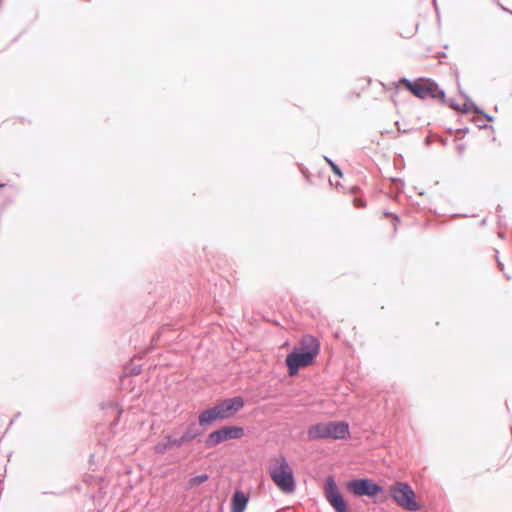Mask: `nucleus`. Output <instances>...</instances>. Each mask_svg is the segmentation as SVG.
Masks as SVG:
<instances>
[{
    "label": "nucleus",
    "mask_w": 512,
    "mask_h": 512,
    "mask_svg": "<svg viewBox=\"0 0 512 512\" xmlns=\"http://www.w3.org/2000/svg\"><path fill=\"white\" fill-rule=\"evenodd\" d=\"M159 337H160V333H156V334L153 336V341L157 340Z\"/></svg>",
    "instance_id": "obj_31"
},
{
    "label": "nucleus",
    "mask_w": 512,
    "mask_h": 512,
    "mask_svg": "<svg viewBox=\"0 0 512 512\" xmlns=\"http://www.w3.org/2000/svg\"><path fill=\"white\" fill-rule=\"evenodd\" d=\"M249 502V496L241 489H236L230 501V512H244Z\"/></svg>",
    "instance_id": "obj_10"
},
{
    "label": "nucleus",
    "mask_w": 512,
    "mask_h": 512,
    "mask_svg": "<svg viewBox=\"0 0 512 512\" xmlns=\"http://www.w3.org/2000/svg\"><path fill=\"white\" fill-rule=\"evenodd\" d=\"M324 159L329 164L331 170L333 171V173L335 175H337L338 177L343 176V172H342L341 168L331 158L325 156Z\"/></svg>",
    "instance_id": "obj_17"
},
{
    "label": "nucleus",
    "mask_w": 512,
    "mask_h": 512,
    "mask_svg": "<svg viewBox=\"0 0 512 512\" xmlns=\"http://www.w3.org/2000/svg\"><path fill=\"white\" fill-rule=\"evenodd\" d=\"M457 132L458 133H467L469 132V128L468 127H464V128H460V129H457Z\"/></svg>",
    "instance_id": "obj_28"
},
{
    "label": "nucleus",
    "mask_w": 512,
    "mask_h": 512,
    "mask_svg": "<svg viewBox=\"0 0 512 512\" xmlns=\"http://www.w3.org/2000/svg\"><path fill=\"white\" fill-rule=\"evenodd\" d=\"M485 223H486V220H485V219H483V220L481 221V224H482V225H484Z\"/></svg>",
    "instance_id": "obj_36"
},
{
    "label": "nucleus",
    "mask_w": 512,
    "mask_h": 512,
    "mask_svg": "<svg viewBox=\"0 0 512 512\" xmlns=\"http://www.w3.org/2000/svg\"><path fill=\"white\" fill-rule=\"evenodd\" d=\"M475 122H476L477 127H478L479 129H488V128H492V126H490V125H488V124H485V123H482V121H481V120L476 119V120H475Z\"/></svg>",
    "instance_id": "obj_20"
},
{
    "label": "nucleus",
    "mask_w": 512,
    "mask_h": 512,
    "mask_svg": "<svg viewBox=\"0 0 512 512\" xmlns=\"http://www.w3.org/2000/svg\"><path fill=\"white\" fill-rule=\"evenodd\" d=\"M199 427V424H197L195 421L189 423V425L185 428L182 435L180 436L183 445L196 440L203 434V430Z\"/></svg>",
    "instance_id": "obj_11"
},
{
    "label": "nucleus",
    "mask_w": 512,
    "mask_h": 512,
    "mask_svg": "<svg viewBox=\"0 0 512 512\" xmlns=\"http://www.w3.org/2000/svg\"><path fill=\"white\" fill-rule=\"evenodd\" d=\"M269 475L274 484L285 494L294 493L296 480L293 469L290 467L286 457L279 455L272 460L268 467Z\"/></svg>",
    "instance_id": "obj_3"
},
{
    "label": "nucleus",
    "mask_w": 512,
    "mask_h": 512,
    "mask_svg": "<svg viewBox=\"0 0 512 512\" xmlns=\"http://www.w3.org/2000/svg\"><path fill=\"white\" fill-rule=\"evenodd\" d=\"M498 236L503 239L505 237V234L503 232H499Z\"/></svg>",
    "instance_id": "obj_32"
},
{
    "label": "nucleus",
    "mask_w": 512,
    "mask_h": 512,
    "mask_svg": "<svg viewBox=\"0 0 512 512\" xmlns=\"http://www.w3.org/2000/svg\"><path fill=\"white\" fill-rule=\"evenodd\" d=\"M497 4L501 7L503 11L510 12L506 7L502 6L499 2Z\"/></svg>",
    "instance_id": "obj_29"
},
{
    "label": "nucleus",
    "mask_w": 512,
    "mask_h": 512,
    "mask_svg": "<svg viewBox=\"0 0 512 512\" xmlns=\"http://www.w3.org/2000/svg\"><path fill=\"white\" fill-rule=\"evenodd\" d=\"M323 494L334 512H349L348 503L340 492L334 476L326 477L323 484Z\"/></svg>",
    "instance_id": "obj_9"
},
{
    "label": "nucleus",
    "mask_w": 512,
    "mask_h": 512,
    "mask_svg": "<svg viewBox=\"0 0 512 512\" xmlns=\"http://www.w3.org/2000/svg\"><path fill=\"white\" fill-rule=\"evenodd\" d=\"M208 479H209V475L206 473H202V474L196 475L194 477H191L188 481V485L190 488H193V487L203 484Z\"/></svg>",
    "instance_id": "obj_15"
},
{
    "label": "nucleus",
    "mask_w": 512,
    "mask_h": 512,
    "mask_svg": "<svg viewBox=\"0 0 512 512\" xmlns=\"http://www.w3.org/2000/svg\"><path fill=\"white\" fill-rule=\"evenodd\" d=\"M6 186H8V184H6V183H0V188H4V187H6Z\"/></svg>",
    "instance_id": "obj_35"
},
{
    "label": "nucleus",
    "mask_w": 512,
    "mask_h": 512,
    "mask_svg": "<svg viewBox=\"0 0 512 512\" xmlns=\"http://www.w3.org/2000/svg\"><path fill=\"white\" fill-rule=\"evenodd\" d=\"M384 214L385 216H389L392 218V223L394 226H396V224L400 222V217L398 215L393 214L391 212H385Z\"/></svg>",
    "instance_id": "obj_19"
},
{
    "label": "nucleus",
    "mask_w": 512,
    "mask_h": 512,
    "mask_svg": "<svg viewBox=\"0 0 512 512\" xmlns=\"http://www.w3.org/2000/svg\"><path fill=\"white\" fill-rule=\"evenodd\" d=\"M497 264L501 271H504V263L497 258Z\"/></svg>",
    "instance_id": "obj_27"
},
{
    "label": "nucleus",
    "mask_w": 512,
    "mask_h": 512,
    "mask_svg": "<svg viewBox=\"0 0 512 512\" xmlns=\"http://www.w3.org/2000/svg\"><path fill=\"white\" fill-rule=\"evenodd\" d=\"M395 126L397 127L399 133H403L404 134V133H408L410 131L408 129H403L402 130L399 121H395Z\"/></svg>",
    "instance_id": "obj_23"
},
{
    "label": "nucleus",
    "mask_w": 512,
    "mask_h": 512,
    "mask_svg": "<svg viewBox=\"0 0 512 512\" xmlns=\"http://www.w3.org/2000/svg\"><path fill=\"white\" fill-rule=\"evenodd\" d=\"M389 496L398 506L407 511H419L421 509L416 493L408 482H394L389 488Z\"/></svg>",
    "instance_id": "obj_6"
},
{
    "label": "nucleus",
    "mask_w": 512,
    "mask_h": 512,
    "mask_svg": "<svg viewBox=\"0 0 512 512\" xmlns=\"http://www.w3.org/2000/svg\"><path fill=\"white\" fill-rule=\"evenodd\" d=\"M309 440H346L350 438V426L345 420L319 422L311 425L307 430Z\"/></svg>",
    "instance_id": "obj_4"
},
{
    "label": "nucleus",
    "mask_w": 512,
    "mask_h": 512,
    "mask_svg": "<svg viewBox=\"0 0 512 512\" xmlns=\"http://www.w3.org/2000/svg\"><path fill=\"white\" fill-rule=\"evenodd\" d=\"M245 400L242 396L225 398L214 406L202 410L198 415V424L201 427H208L217 421H224L233 418L243 407Z\"/></svg>",
    "instance_id": "obj_2"
},
{
    "label": "nucleus",
    "mask_w": 512,
    "mask_h": 512,
    "mask_svg": "<svg viewBox=\"0 0 512 512\" xmlns=\"http://www.w3.org/2000/svg\"><path fill=\"white\" fill-rule=\"evenodd\" d=\"M439 57H446V53L445 52L439 53Z\"/></svg>",
    "instance_id": "obj_34"
},
{
    "label": "nucleus",
    "mask_w": 512,
    "mask_h": 512,
    "mask_svg": "<svg viewBox=\"0 0 512 512\" xmlns=\"http://www.w3.org/2000/svg\"><path fill=\"white\" fill-rule=\"evenodd\" d=\"M154 451L155 453L157 454H165L166 452L169 451V448L167 447V444L164 442V440L162 439V441H159L155 444L154 446Z\"/></svg>",
    "instance_id": "obj_18"
},
{
    "label": "nucleus",
    "mask_w": 512,
    "mask_h": 512,
    "mask_svg": "<svg viewBox=\"0 0 512 512\" xmlns=\"http://www.w3.org/2000/svg\"><path fill=\"white\" fill-rule=\"evenodd\" d=\"M402 85L413 96L426 100L428 98L437 99L438 91L440 90L437 82L431 78L421 77L416 80H410L406 77H401L396 84V89Z\"/></svg>",
    "instance_id": "obj_5"
},
{
    "label": "nucleus",
    "mask_w": 512,
    "mask_h": 512,
    "mask_svg": "<svg viewBox=\"0 0 512 512\" xmlns=\"http://www.w3.org/2000/svg\"><path fill=\"white\" fill-rule=\"evenodd\" d=\"M456 80L459 93L465 99V103L462 105V113H483V109L477 106L475 102L469 97V95L462 91L459 83L458 73L456 74Z\"/></svg>",
    "instance_id": "obj_12"
},
{
    "label": "nucleus",
    "mask_w": 512,
    "mask_h": 512,
    "mask_svg": "<svg viewBox=\"0 0 512 512\" xmlns=\"http://www.w3.org/2000/svg\"><path fill=\"white\" fill-rule=\"evenodd\" d=\"M358 190L359 188L357 186L351 188V193L354 195L353 205L359 209L366 207V200L363 197L357 196Z\"/></svg>",
    "instance_id": "obj_16"
},
{
    "label": "nucleus",
    "mask_w": 512,
    "mask_h": 512,
    "mask_svg": "<svg viewBox=\"0 0 512 512\" xmlns=\"http://www.w3.org/2000/svg\"><path fill=\"white\" fill-rule=\"evenodd\" d=\"M121 411H117V417L114 419L113 425H117L120 421Z\"/></svg>",
    "instance_id": "obj_25"
},
{
    "label": "nucleus",
    "mask_w": 512,
    "mask_h": 512,
    "mask_svg": "<svg viewBox=\"0 0 512 512\" xmlns=\"http://www.w3.org/2000/svg\"><path fill=\"white\" fill-rule=\"evenodd\" d=\"M141 371H142V367H141V365H138V366H135V367L132 368L131 374L132 375H138V374L141 373Z\"/></svg>",
    "instance_id": "obj_22"
},
{
    "label": "nucleus",
    "mask_w": 512,
    "mask_h": 512,
    "mask_svg": "<svg viewBox=\"0 0 512 512\" xmlns=\"http://www.w3.org/2000/svg\"><path fill=\"white\" fill-rule=\"evenodd\" d=\"M393 181L398 182V183L401 185V187H400V188H398V190H399V191H401V190H402V188H403V186H404L403 181H402L400 178L393 179Z\"/></svg>",
    "instance_id": "obj_26"
},
{
    "label": "nucleus",
    "mask_w": 512,
    "mask_h": 512,
    "mask_svg": "<svg viewBox=\"0 0 512 512\" xmlns=\"http://www.w3.org/2000/svg\"><path fill=\"white\" fill-rule=\"evenodd\" d=\"M164 442L167 444L169 450L171 448H180L183 446L180 437L175 438L171 434H167L163 437Z\"/></svg>",
    "instance_id": "obj_14"
},
{
    "label": "nucleus",
    "mask_w": 512,
    "mask_h": 512,
    "mask_svg": "<svg viewBox=\"0 0 512 512\" xmlns=\"http://www.w3.org/2000/svg\"><path fill=\"white\" fill-rule=\"evenodd\" d=\"M478 115H480L482 118L486 119L489 122H493L494 121V117L489 115V114H487L484 110H483V113H478Z\"/></svg>",
    "instance_id": "obj_21"
},
{
    "label": "nucleus",
    "mask_w": 512,
    "mask_h": 512,
    "mask_svg": "<svg viewBox=\"0 0 512 512\" xmlns=\"http://www.w3.org/2000/svg\"><path fill=\"white\" fill-rule=\"evenodd\" d=\"M346 489L357 497L377 498L384 492V487L368 477L355 478L346 482Z\"/></svg>",
    "instance_id": "obj_7"
},
{
    "label": "nucleus",
    "mask_w": 512,
    "mask_h": 512,
    "mask_svg": "<svg viewBox=\"0 0 512 512\" xmlns=\"http://www.w3.org/2000/svg\"><path fill=\"white\" fill-rule=\"evenodd\" d=\"M456 149H457L459 154H462V153H464V151L466 149V146L464 144H458Z\"/></svg>",
    "instance_id": "obj_24"
},
{
    "label": "nucleus",
    "mask_w": 512,
    "mask_h": 512,
    "mask_svg": "<svg viewBox=\"0 0 512 512\" xmlns=\"http://www.w3.org/2000/svg\"><path fill=\"white\" fill-rule=\"evenodd\" d=\"M245 435V429L237 425H224L210 432L204 440L206 448L211 449L223 442L240 439Z\"/></svg>",
    "instance_id": "obj_8"
},
{
    "label": "nucleus",
    "mask_w": 512,
    "mask_h": 512,
    "mask_svg": "<svg viewBox=\"0 0 512 512\" xmlns=\"http://www.w3.org/2000/svg\"><path fill=\"white\" fill-rule=\"evenodd\" d=\"M437 99L440 100V102L443 105H447L449 108H451V109H453V110H455L457 112L462 113V105L457 103L453 98H449V99L446 98L445 91L443 89H441V88L438 91Z\"/></svg>",
    "instance_id": "obj_13"
},
{
    "label": "nucleus",
    "mask_w": 512,
    "mask_h": 512,
    "mask_svg": "<svg viewBox=\"0 0 512 512\" xmlns=\"http://www.w3.org/2000/svg\"><path fill=\"white\" fill-rule=\"evenodd\" d=\"M504 276L506 277L507 280L511 279V275H509V274L504 273Z\"/></svg>",
    "instance_id": "obj_33"
},
{
    "label": "nucleus",
    "mask_w": 512,
    "mask_h": 512,
    "mask_svg": "<svg viewBox=\"0 0 512 512\" xmlns=\"http://www.w3.org/2000/svg\"><path fill=\"white\" fill-rule=\"evenodd\" d=\"M497 4L501 7L503 11L510 12L506 7L502 6L499 2Z\"/></svg>",
    "instance_id": "obj_30"
},
{
    "label": "nucleus",
    "mask_w": 512,
    "mask_h": 512,
    "mask_svg": "<svg viewBox=\"0 0 512 512\" xmlns=\"http://www.w3.org/2000/svg\"><path fill=\"white\" fill-rule=\"evenodd\" d=\"M320 352L319 340L312 336H305L298 346H295L286 356L285 364L288 375L294 377L299 374L301 367L313 364Z\"/></svg>",
    "instance_id": "obj_1"
}]
</instances>
